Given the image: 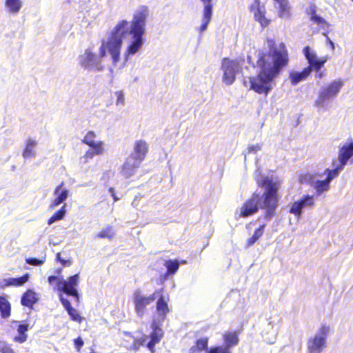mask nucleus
Segmentation results:
<instances>
[{"mask_svg":"<svg viewBox=\"0 0 353 353\" xmlns=\"http://www.w3.org/2000/svg\"><path fill=\"white\" fill-rule=\"evenodd\" d=\"M114 236V232L111 226H108L105 228L102 229L97 235L96 237L98 239H112Z\"/></svg>","mask_w":353,"mask_h":353,"instance_id":"nucleus-32","label":"nucleus"},{"mask_svg":"<svg viewBox=\"0 0 353 353\" xmlns=\"http://www.w3.org/2000/svg\"><path fill=\"white\" fill-rule=\"evenodd\" d=\"M108 191L110 192L111 196H112V194H115V192H114V189L113 188H109V190H108Z\"/></svg>","mask_w":353,"mask_h":353,"instance_id":"nucleus-52","label":"nucleus"},{"mask_svg":"<svg viewBox=\"0 0 353 353\" xmlns=\"http://www.w3.org/2000/svg\"><path fill=\"white\" fill-rule=\"evenodd\" d=\"M289 60L285 44L281 43L276 47L273 42L268 52L259 53L256 67L259 70L257 75L248 77L249 89L257 94L268 95L272 90V82L288 66Z\"/></svg>","mask_w":353,"mask_h":353,"instance_id":"nucleus-2","label":"nucleus"},{"mask_svg":"<svg viewBox=\"0 0 353 353\" xmlns=\"http://www.w3.org/2000/svg\"><path fill=\"white\" fill-rule=\"evenodd\" d=\"M243 84H244V85H245V86H246V87L248 86V85H247V81H246V80H244V81H243Z\"/></svg>","mask_w":353,"mask_h":353,"instance_id":"nucleus-56","label":"nucleus"},{"mask_svg":"<svg viewBox=\"0 0 353 353\" xmlns=\"http://www.w3.org/2000/svg\"><path fill=\"white\" fill-rule=\"evenodd\" d=\"M265 13V9L263 6L256 8V10L254 12V18L255 21L260 23L262 28L268 27L271 22L270 19L266 18Z\"/></svg>","mask_w":353,"mask_h":353,"instance_id":"nucleus-23","label":"nucleus"},{"mask_svg":"<svg viewBox=\"0 0 353 353\" xmlns=\"http://www.w3.org/2000/svg\"><path fill=\"white\" fill-rule=\"evenodd\" d=\"M258 185L264 188V192L261 196L259 193L254 192L251 197L243 203L239 217L245 218L253 215L258 212L259 208L265 210L266 216L271 217L274 215L279 200V182L273 181L265 176L258 182Z\"/></svg>","mask_w":353,"mask_h":353,"instance_id":"nucleus-3","label":"nucleus"},{"mask_svg":"<svg viewBox=\"0 0 353 353\" xmlns=\"http://www.w3.org/2000/svg\"><path fill=\"white\" fill-rule=\"evenodd\" d=\"M124 334H125V336H128L132 337V338L133 337V336H132V333H131V332H124Z\"/></svg>","mask_w":353,"mask_h":353,"instance_id":"nucleus-53","label":"nucleus"},{"mask_svg":"<svg viewBox=\"0 0 353 353\" xmlns=\"http://www.w3.org/2000/svg\"><path fill=\"white\" fill-rule=\"evenodd\" d=\"M65 205H63L59 210H58L57 212H55L53 215L58 219L61 220L62 219L65 214Z\"/></svg>","mask_w":353,"mask_h":353,"instance_id":"nucleus-42","label":"nucleus"},{"mask_svg":"<svg viewBox=\"0 0 353 353\" xmlns=\"http://www.w3.org/2000/svg\"><path fill=\"white\" fill-rule=\"evenodd\" d=\"M344 167L339 164L334 169L330 170L327 168L325 173L327 174L325 180L330 183V181L339 175V171L342 170Z\"/></svg>","mask_w":353,"mask_h":353,"instance_id":"nucleus-34","label":"nucleus"},{"mask_svg":"<svg viewBox=\"0 0 353 353\" xmlns=\"http://www.w3.org/2000/svg\"><path fill=\"white\" fill-rule=\"evenodd\" d=\"M112 198L114 199V201H117L119 200V198L117 196L116 194H112Z\"/></svg>","mask_w":353,"mask_h":353,"instance_id":"nucleus-54","label":"nucleus"},{"mask_svg":"<svg viewBox=\"0 0 353 353\" xmlns=\"http://www.w3.org/2000/svg\"><path fill=\"white\" fill-rule=\"evenodd\" d=\"M239 63L236 60L223 58L221 61V70L223 72V81L227 85L232 84L236 79V71Z\"/></svg>","mask_w":353,"mask_h":353,"instance_id":"nucleus-8","label":"nucleus"},{"mask_svg":"<svg viewBox=\"0 0 353 353\" xmlns=\"http://www.w3.org/2000/svg\"><path fill=\"white\" fill-rule=\"evenodd\" d=\"M164 265L167 268L168 274H174L179 268V263L176 260H168L165 262Z\"/></svg>","mask_w":353,"mask_h":353,"instance_id":"nucleus-33","label":"nucleus"},{"mask_svg":"<svg viewBox=\"0 0 353 353\" xmlns=\"http://www.w3.org/2000/svg\"><path fill=\"white\" fill-rule=\"evenodd\" d=\"M0 314L3 319H8L11 316V304L4 296H0Z\"/></svg>","mask_w":353,"mask_h":353,"instance_id":"nucleus-25","label":"nucleus"},{"mask_svg":"<svg viewBox=\"0 0 353 353\" xmlns=\"http://www.w3.org/2000/svg\"><path fill=\"white\" fill-rule=\"evenodd\" d=\"M327 61L326 58H323L321 59H316L309 64L307 67H311V72L314 70L316 72H319L324 63Z\"/></svg>","mask_w":353,"mask_h":353,"instance_id":"nucleus-36","label":"nucleus"},{"mask_svg":"<svg viewBox=\"0 0 353 353\" xmlns=\"http://www.w3.org/2000/svg\"><path fill=\"white\" fill-rule=\"evenodd\" d=\"M343 85V81L341 79H337L323 87L315 101V105L316 106H321L329 99L335 97L340 92Z\"/></svg>","mask_w":353,"mask_h":353,"instance_id":"nucleus-5","label":"nucleus"},{"mask_svg":"<svg viewBox=\"0 0 353 353\" xmlns=\"http://www.w3.org/2000/svg\"><path fill=\"white\" fill-rule=\"evenodd\" d=\"M312 21L313 23L317 24L322 28H327L330 27V23L328 22H327L325 19H323V17H321L319 15L315 16L314 19H313L312 20Z\"/></svg>","mask_w":353,"mask_h":353,"instance_id":"nucleus-37","label":"nucleus"},{"mask_svg":"<svg viewBox=\"0 0 353 353\" xmlns=\"http://www.w3.org/2000/svg\"><path fill=\"white\" fill-rule=\"evenodd\" d=\"M74 344L76 350L77 352H80V350H81L82 347L84 345V341L81 337H78L74 340Z\"/></svg>","mask_w":353,"mask_h":353,"instance_id":"nucleus-43","label":"nucleus"},{"mask_svg":"<svg viewBox=\"0 0 353 353\" xmlns=\"http://www.w3.org/2000/svg\"><path fill=\"white\" fill-rule=\"evenodd\" d=\"M21 0H6V6L12 13H17L21 9Z\"/></svg>","mask_w":353,"mask_h":353,"instance_id":"nucleus-31","label":"nucleus"},{"mask_svg":"<svg viewBox=\"0 0 353 353\" xmlns=\"http://www.w3.org/2000/svg\"><path fill=\"white\" fill-rule=\"evenodd\" d=\"M314 205L313 196L303 195L299 201L292 203L290 212L296 216H300L302 214L303 208L305 207H312Z\"/></svg>","mask_w":353,"mask_h":353,"instance_id":"nucleus-9","label":"nucleus"},{"mask_svg":"<svg viewBox=\"0 0 353 353\" xmlns=\"http://www.w3.org/2000/svg\"><path fill=\"white\" fill-rule=\"evenodd\" d=\"M265 224L261 225L256 228L251 237L246 241V246L250 247L253 245L264 234Z\"/></svg>","mask_w":353,"mask_h":353,"instance_id":"nucleus-27","label":"nucleus"},{"mask_svg":"<svg viewBox=\"0 0 353 353\" xmlns=\"http://www.w3.org/2000/svg\"><path fill=\"white\" fill-rule=\"evenodd\" d=\"M26 262L29 265L37 266L42 265L44 261L37 258H28L26 259Z\"/></svg>","mask_w":353,"mask_h":353,"instance_id":"nucleus-41","label":"nucleus"},{"mask_svg":"<svg viewBox=\"0 0 353 353\" xmlns=\"http://www.w3.org/2000/svg\"><path fill=\"white\" fill-rule=\"evenodd\" d=\"M117 97V105H123L124 103V94L122 91L119 90L115 92Z\"/></svg>","mask_w":353,"mask_h":353,"instance_id":"nucleus-44","label":"nucleus"},{"mask_svg":"<svg viewBox=\"0 0 353 353\" xmlns=\"http://www.w3.org/2000/svg\"><path fill=\"white\" fill-rule=\"evenodd\" d=\"M169 298H165L163 294H160L156 303V311L158 314L159 319L164 321L166 315L170 312L168 307Z\"/></svg>","mask_w":353,"mask_h":353,"instance_id":"nucleus-15","label":"nucleus"},{"mask_svg":"<svg viewBox=\"0 0 353 353\" xmlns=\"http://www.w3.org/2000/svg\"><path fill=\"white\" fill-rule=\"evenodd\" d=\"M56 221H59V220L52 214V216L48 219V224L51 225Z\"/></svg>","mask_w":353,"mask_h":353,"instance_id":"nucleus-49","label":"nucleus"},{"mask_svg":"<svg viewBox=\"0 0 353 353\" xmlns=\"http://www.w3.org/2000/svg\"><path fill=\"white\" fill-rule=\"evenodd\" d=\"M64 182L62 181L57 188L54 189L53 194L56 196V198L52 201L50 204L52 209L59 205L61 203L64 202L68 196V190L63 188Z\"/></svg>","mask_w":353,"mask_h":353,"instance_id":"nucleus-13","label":"nucleus"},{"mask_svg":"<svg viewBox=\"0 0 353 353\" xmlns=\"http://www.w3.org/2000/svg\"><path fill=\"white\" fill-rule=\"evenodd\" d=\"M303 52L309 64L317 59L316 53L314 51H312L309 46H305L303 50Z\"/></svg>","mask_w":353,"mask_h":353,"instance_id":"nucleus-35","label":"nucleus"},{"mask_svg":"<svg viewBox=\"0 0 353 353\" xmlns=\"http://www.w3.org/2000/svg\"><path fill=\"white\" fill-rule=\"evenodd\" d=\"M204 4L203 10L202 24L199 27V32L201 33L204 32L210 23L212 16V0H201Z\"/></svg>","mask_w":353,"mask_h":353,"instance_id":"nucleus-12","label":"nucleus"},{"mask_svg":"<svg viewBox=\"0 0 353 353\" xmlns=\"http://www.w3.org/2000/svg\"><path fill=\"white\" fill-rule=\"evenodd\" d=\"M310 15V20L312 21L313 19H314V17L315 16H317V13H316V6H311L310 8V12H309Z\"/></svg>","mask_w":353,"mask_h":353,"instance_id":"nucleus-46","label":"nucleus"},{"mask_svg":"<svg viewBox=\"0 0 353 353\" xmlns=\"http://www.w3.org/2000/svg\"><path fill=\"white\" fill-rule=\"evenodd\" d=\"M149 8L141 6L137 9L131 21H119L110 31L107 40L102 41L98 57L90 48H87L83 54L79 57V63L85 69L101 71L103 69L101 59L105 57L107 51L111 56L112 63L117 64L120 61L123 39L131 36L132 41L127 46L124 55L127 58L134 54L143 44V37L145 32L146 21L149 16Z\"/></svg>","mask_w":353,"mask_h":353,"instance_id":"nucleus-1","label":"nucleus"},{"mask_svg":"<svg viewBox=\"0 0 353 353\" xmlns=\"http://www.w3.org/2000/svg\"><path fill=\"white\" fill-rule=\"evenodd\" d=\"M146 335L143 334L139 339H134L133 341V349L137 350L141 346H143L145 343Z\"/></svg>","mask_w":353,"mask_h":353,"instance_id":"nucleus-39","label":"nucleus"},{"mask_svg":"<svg viewBox=\"0 0 353 353\" xmlns=\"http://www.w3.org/2000/svg\"><path fill=\"white\" fill-rule=\"evenodd\" d=\"M1 353H17L10 345L5 344L0 349Z\"/></svg>","mask_w":353,"mask_h":353,"instance_id":"nucleus-45","label":"nucleus"},{"mask_svg":"<svg viewBox=\"0 0 353 353\" xmlns=\"http://www.w3.org/2000/svg\"><path fill=\"white\" fill-rule=\"evenodd\" d=\"M208 353H232V352L231 350H228V348L224 346L217 345L211 347Z\"/></svg>","mask_w":353,"mask_h":353,"instance_id":"nucleus-38","label":"nucleus"},{"mask_svg":"<svg viewBox=\"0 0 353 353\" xmlns=\"http://www.w3.org/2000/svg\"><path fill=\"white\" fill-rule=\"evenodd\" d=\"M224 342V347L228 350H230L232 347L236 346L239 344V332L236 331L225 332L223 335Z\"/></svg>","mask_w":353,"mask_h":353,"instance_id":"nucleus-20","label":"nucleus"},{"mask_svg":"<svg viewBox=\"0 0 353 353\" xmlns=\"http://www.w3.org/2000/svg\"><path fill=\"white\" fill-rule=\"evenodd\" d=\"M325 70H323L322 72H320V70H319V72H316V77L319 78V79H322L323 77H325Z\"/></svg>","mask_w":353,"mask_h":353,"instance_id":"nucleus-48","label":"nucleus"},{"mask_svg":"<svg viewBox=\"0 0 353 353\" xmlns=\"http://www.w3.org/2000/svg\"><path fill=\"white\" fill-rule=\"evenodd\" d=\"M162 291L163 290L161 289L159 291L154 292L152 294L145 296L141 294V291L135 290L133 293V302L137 315L142 316L145 314L147 305L152 303L154 301L156 295L161 294Z\"/></svg>","mask_w":353,"mask_h":353,"instance_id":"nucleus-6","label":"nucleus"},{"mask_svg":"<svg viewBox=\"0 0 353 353\" xmlns=\"http://www.w3.org/2000/svg\"><path fill=\"white\" fill-rule=\"evenodd\" d=\"M311 73V67L305 68L301 72H292L290 79L292 85H296L301 81L305 80Z\"/></svg>","mask_w":353,"mask_h":353,"instance_id":"nucleus-22","label":"nucleus"},{"mask_svg":"<svg viewBox=\"0 0 353 353\" xmlns=\"http://www.w3.org/2000/svg\"><path fill=\"white\" fill-rule=\"evenodd\" d=\"M61 271H62V269H61V268H60V269H58V270H57V272L58 274H60V273L61 272Z\"/></svg>","mask_w":353,"mask_h":353,"instance_id":"nucleus-55","label":"nucleus"},{"mask_svg":"<svg viewBox=\"0 0 353 353\" xmlns=\"http://www.w3.org/2000/svg\"><path fill=\"white\" fill-rule=\"evenodd\" d=\"M103 145H98V148H91L87 150L85 154L82 157L84 163H87L89 159H92L94 156L101 155L103 152Z\"/></svg>","mask_w":353,"mask_h":353,"instance_id":"nucleus-29","label":"nucleus"},{"mask_svg":"<svg viewBox=\"0 0 353 353\" xmlns=\"http://www.w3.org/2000/svg\"><path fill=\"white\" fill-rule=\"evenodd\" d=\"M324 34L327 37V41L330 43L332 49L334 50V43L327 37V34Z\"/></svg>","mask_w":353,"mask_h":353,"instance_id":"nucleus-50","label":"nucleus"},{"mask_svg":"<svg viewBox=\"0 0 353 353\" xmlns=\"http://www.w3.org/2000/svg\"><path fill=\"white\" fill-rule=\"evenodd\" d=\"M96 136L97 135L94 131H88L82 139V143H85L90 148H98V145H104V143L102 141L97 142L94 141Z\"/></svg>","mask_w":353,"mask_h":353,"instance_id":"nucleus-26","label":"nucleus"},{"mask_svg":"<svg viewBox=\"0 0 353 353\" xmlns=\"http://www.w3.org/2000/svg\"><path fill=\"white\" fill-rule=\"evenodd\" d=\"M37 145V142L33 139H28L26 141V147L23 151V157L25 159L34 157L35 152L34 148Z\"/></svg>","mask_w":353,"mask_h":353,"instance_id":"nucleus-28","label":"nucleus"},{"mask_svg":"<svg viewBox=\"0 0 353 353\" xmlns=\"http://www.w3.org/2000/svg\"><path fill=\"white\" fill-rule=\"evenodd\" d=\"M29 278V273H26L21 277L3 279L1 282H0V288H5L10 286H21L24 285L26 282H28Z\"/></svg>","mask_w":353,"mask_h":353,"instance_id":"nucleus-17","label":"nucleus"},{"mask_svg":"<svg viewBox=\"0 0 353 353\" xmlns=\"http://www.w3.org/2000/svg\"><path fill=\"white\" fill-rule=\"evenodd\" d=\"M56 259L59 261L63 267H69L72 265V261L71 259H63L61 257V253L58 252L56 254Z\"/></svg>","mask_w":353,"mask_h":353,"instance_id":"nucleus-40","label":"nucleus"},{"mask_svg":"<svg viewBox=\"0 0 353 353\" xmlns=\"http://www.w3.org/2000/svg\"><path fill=\"white\" fill-rule=\"evenodd\" d=\"M129 169H130V165L125 163L123 165V171L126 177H130L132 174V173L128 171Z\"/></svg>","mask_w":353,"mask_h":353,"instance_id":"nucleus-47","label":"nucleus"},{"mask_svg":"<svg viewBox=\"0 0 353 353\" xmlns=\"http://www.w3.org/2000/svg\"><path fill=\"white\" fill-rule=\"evenodd\" d=\"M352 157H353V141L344 144L339 148L338 155L339 164L344 167Z\"/></svg>","mask_w":353,"mask_h":353,"instance_id":"nucleus-14","label":"nucleus"},{"mask_svg":"<svg viewBox=\"0 0 353 353\" xmlns=\"http://www.w3.org/2000/svg\"><path fill=\"white\" fill-rule=\"evenodd\" d=\"M148 152V145L144 140H138L134 142V159L138 163V164L135 166L136 168L139 166V163L142 162Z\"/></svg>","mask_w":353,"mask_h":353,"instance_id":"nucleus-10","label":"nucleus"},{"mask_svg":"<svg viewBox=\"0 0 353 353\" xmlns=\"http://www.w3.org/2000/svg\"><path fill=\"white\" fill-rule=\"evenodd\" d=\"M90 353H94V352H90Z\"/></svg>","mask_w":353,"mask_h":353,"instance_id":"nucleus-57","label":"nucleus"},{"mask_svg":"<svg viewBox=\"0 0 353 353\" xmlns=\"http://www.w3.org/2000/svg\"><path fill=\"white\" fill-rule=\"evenodd\" d=\"M29 330V325L23 321L20 323L17 327L18 334L13 338V341L19 343H23L28 339L26 332Z\"/></svg>","mask_w":353,"mask_h":353,"instance_id":"nucleus-21","label":"nucleus"},{"mask_svg":"<svg viewBox=\"0 0 353 353\" xmlns=\"http://www.w3.org/2000/svg\"><path fill=\"white\" fill-rule=\"evenodd\" d=\"M277 6L278 16L281 19H290L292 17V8L289 0H274Z\"/></svg>","mask_w":353,"mask_h":353,"instance_id":"nucleus-16","label":"nucleus"},{"mask_svg":"<svg viewBox=\"0 0 353 353\" xmlns=\"http://www.w3.org/2000/svg\"><path fill=\"white\" fill-rule=\"evenodd\" d=\"M38 299L37 293L33 290L28 289L22 294L21 304L23 306L32 308Z\"/></svg>","mask_w":353,"mask_h":353,"instance_id":"nucleus-19","label":"nucleus"},{"mask_svg":"<svg viewBox=\"0 0 353 353\" xmlns=\"http://www.w3.org/2000/svg\"><path fill=\"white\" fill-rule=\"evenodd\" d=\"M152 331L150 334V341L146 344V347L151 353L155 352V345L159 343L163 336V332L162 329L155 323H153Z\"/></svg>","mask_w":353,"mask_h":353,"instance_id":"nucleus-11","label":"nucleus"},{"mask_svg":"<svg viewBox=\"0 0 353 353\" xmlns=\"http://www.w3.org/2000/svg\"><path fill=\"white\" fill-rule=\"evenodd\" d=\"M353 1V0H352Z\"/></svg>","mask_w":353,"mask_h":353,"instance_id":"nucleus-58","label":"nucleus"},{"mask_svg":"<svg viewBox=\"0 0 353 353\" xmlns=\"http://www.w3.org/2000/svg\"><path fill=\"white\" fill-rule=\"evenodd\" d=\"M59 300L65 310L67 311L68 314L70 315L71 319L74 321L81 323L83 320V318L79 314L78 311L72 307L70 302L67 299L64 298L63 295L59 296Z\"/></svg>","mask_w":353,"mask_h":353,"instance_id":"nucleus-18","label":"nucleus"},{"mask_svg":"<svg viewBox=\"0 0 353 353\" xmlns=\"http://www.w3.org/2000/svg\"><path fill=\"white\" fill-rule=\"evenodd\" d=\"M314 188L316 190V195H320L323 192L328 191L330 189V183L327 182L325 179L323 181H316Z\"/></svg>","mask_w":353,"mask_h":353,"instance_id":"nucleus-30","label":"nucleus"},{"mask_svg":"<svg viewBox=\"0 0 353 353\" xmlns=\"http://www.w3.org/2000/svg\"><path fill=\"white\" fill-rule=\"evenodd\" d=\"M209 339L208 337H202L197 339L190 347L189 353H200L208 349Z\"/></svg>","mask_w":353,"mask_h":353,"instance_id":"nucleus-24","label":"nucleus"},{"mask_svg":"<svg viewBox=\"0 0 353 353\" xmlns=\"http://www.w3.org/2000/svg\"><path fill=\"white\" fill-rule=\"evenodd\" d=\"M254 3H255L256 8L261 7L260 6V0H254Z\"/></svg>","mask_w":353,"mask_h":353,"instance_id":"nucleus-51","label":"nucleus"},{"mask_svg":"<svg viewBox=\"0 0 353 353\" xmlns=\"http://www.w3.org/2000/svg\"><path fill=\"white\" fill-rule=\"evenodd\" d=\"M329 332V327L322 325L312 339L307 341V350L310 353H321L325 347L326 337Z\"/></svg>","mask_w":353,"mask_h":353,"instance_id":"nucleus-7","label":"nucleus"},{"mask_svg":"<svg viewBox=\"0 0 353 353\" xmlns=\"http://www.w3.org/2000/svg\"><path fill=\"white\" fill-rule=\"evenodd\" d=\"M48 283L52 285L57 284V290L58 291L64 292L67 295L72 296L76 298L79 301V295L77 290V286L79 283V274H75L68 277V280L60 279L57 276H50L48 278Z\"/></svg>","mask_w":353,"mask_h":353,"instance_id":"nucleus-4","label":"nucleus"}]
</instances>
